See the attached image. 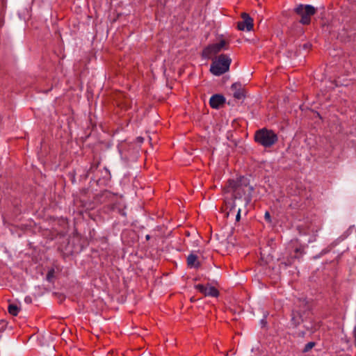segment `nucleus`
<instances>
[{
  "label": "nucleus",
  "mask_w": 356,
  "mask_h": 356,
  "mask_svg": "<svg viewBox=\"0 0 356 356\" xmlns=\"http://www.w3.org/2000/svg\"><path fill=\"white\" fill-rule=\"evenodd\" d=\"M225 190L227 193H232V203L229 211L227 213V217L229 213L236 207V200L244 197L245 205L249 204L252 199V193L254 188L250 185V180L244 177L240 176L236 179H229L225 186Z\"/></svg>",
  "instance_id": "nucleus-1"
},
{
  "label": "nucleus",
  "mask_w": 356,
  "mask_h": 356,
  "mask_svg": "<svg viewBox=\"0 0 356 356\" xmlns=\"http://www.w3.org/2000/svg\"><path fill=\"white\" fill-rule=\"evenodd\" d=\"M254 142L265 148H270L278 141L277 134L266 127L257 130L254 135Z\"/></svg>",
  "instance_id": "nucleus-2"
},
{
  "label": "nucleus",
  "mask_w": 356,
  "mask_h": 356,
  "mask_svg": "<svg viewBox=\"0 0 356 356\" xmlns=\"http://www.w3.org/2000/svg\"><path fill=\"white\" fill-rule=\"evenodd\" d=\"M293 251V254L291 251L287 250L286 255H283L282 257L278 258L277 260L280 261L278 268L280 270L286 269L292 266L296 259L300 261L305 254V248L301 245L294 248Z\"/></svg>",
  "instance_id": "nucleus-3"
},
{
  "label": "nucleus",
  "mask_w": 356,
  "mask_h": 356,
  "mask_svg": "<svg viewBox=\"0 0 356 356\" xmlns=\"http://www.w3.org/2000/svg\"><path fill=\"white\" fill-rule=\"evenodd\" d=\"M118 194L113 193L108 190H104L95 196L96 202L100 204H110L111 210L117 211L122 216H126L123 209L121 208L120 204L116 202Z\"/></svg>",
  "instance_id": "nucleus-4"
},
{
  "label": "nucleus",
  "mask_w": 356,
  "mask_h": 356,
  "mask_svg": "<svg viewBox=\"0 0 356 356\" xmlns=\"http://www.w3.org/2000/svg\"><path fill=\"white\" fill-rule=\"evenodd\" d=\"M232 59L229 56L222 54L212 61L210 72L215 76H220L229 71Z\"/></svg>",
  "instance_id": "nucleus-5"
},
{
  "label": "nucleus",
  "mask_w": 356,
  "mask_h": 356,
  "mask_svg": "<svg viewBox=\"0 0 356 356\" xmlns=\"http://www.w3.org/2000/svg\"><path fill=\"white\" fill-rule=\"evenodd\" d=\"M294 11L301 17L300 23L303 25H309L311 23V17L316 13V9L312 5L299 4Z\"/></svg>",
  "instance_id": "nucleus-6"
},
{
  "label": "nucleus",
  "mask_w": 356,
  "mask_h": 356,
  "mask_svg": "<svg viewBox=\"0 0 356 356\" xmlns=\"http://www.w3.org/2000/svg\"><path fill=\"white\" fill-rule=\"evenodd\" d=\"M338 38L343 42H350L356 39V29L351 23L344 25L343 29L339 32Z\"/></svg>",
  "instance_id": "nucleus-7"
},
{
  "label": "nucleus",
  "mask_w": 356,
  "mask_h": 356,
  "mask_svg": "<svg viewBox=\"0 0 356 356\" xmlns=\"http://www.w3.org/2000/svg\"><path fill=\"white\" fill-rule=\"evenodd\" d=\"M91 181H94L99 186H106L108 184L111 179L110 170L104 167L100 169L99 172L95 174V176L91 177Z\"/></svg>",
  "instance_id": "nucleus-8"
},
{
  "label": "nucleus",
  "mask_w": 356,
  "mask_h": 356,
  "mask_svg": "<svg viewBox=\"0 0 356 356\" xmlns=\"http://www.w3.org/2000/svg\"><path fill=\"white\" fill-rule=\"evenodd\" d=\"M302 305H304L305 309L302 311L301 309H294L291 312V323L292 325L296 327L301 323L303 322V314H305L306 310H310V306L307 305L305 301L301 302Z\"/></svg>",
  "instance_id": "nucleus-9"
},
{
  "label": "nucleus",
  "mask_w": 356,
  "mask_h": 356,
  "mask_svg": "<svg viewBox=\"0 0 356 356\" xmlns=\"http://www.w3.org/2000/svg\"><path fill=\"white\" fill-rule=\"evenodd\" d=\"M242 21L238 22L237 28L240 31H250L253 29V19L248 13H243L241 14Z\"/></svg>",
  "instance_id": "nucleus-10"
},
{
  "label": "nucleus",
  "mask_w": 356,
  "mask_h": 356,
  "mask_svg": "<svg viewBox=\"0 0 356 356\" xmlns=\"http://www.w3.org/2000/svg\"><path fill=\"white\" fill-rule=\"evenodd\" d=\"M233 91V97L236 99H245L246 97V91L241 82H235L231 86Z\"/></svg>",
  "instance_id": "nucleus-11"
},
{
  "label": "nucleus",
  "mask_w": 356,
  "mask_h": 356,
  "mask_svg": "<svg viewBox=\"0 0 356 356\" xmlns=\"http://www.w3.org/2000/svg\"><path fill=\"white\" fill-rule=\"evenodd\" d=\"M226 102L225 97L221 94L213 95L209 99V105L212 108H220Z\"/></svg>",
  "instance_id": "nucleus-12"
},
{
  "label": "nucleus",
  "mask_w": 356,
  "mask_h": 356,
  "mask_svg": "<svg viewBox=\"0 0 356 356\" xmlns=\"http://www.w3.org/2000/svg\"><path fill=\"white\" fill-rule=\"evenodd\" d=\"M220 51L221 50L217 43L209 44L203 49L202 56L204 58L209 59L211 58L212 56L218 54Z\"/></svg>",
  "instance_id": "nucleus-13"
},
{
  "label": "nucleus",
  "mask_w": 356,
  "mask_h": 356,
  "mask_svg": "<svg viewBox=\"0 0 356 356\" xmlns=\"http://www.w3.org/2000/svg\"><path fill=\"white\" fill-rule=\"evenodd\" d=\"M99 164H100V160L94 158L93 162L91 163L90 168L83 175L84 179H86L90 176V175H92V176H95V174L97 172H99L100 170V169H98Z\"/></svg>",
  "instance_id": "nucleus-14"
},
{
  "label": "nucleus",
  "mask_w": 356,
  "mask_h": 356,
  "mask_svg": "<svg viewBox=\"0 0 356 356\" xmlns=\"http://www.w3.org/2000/svg\"><path fill=\"white\" fill-rule=\"evenodd\" d=\"M197 256L193 253H191L187 257V265L190 268H198L200 266V263L197 260Z\"/></svg>",
  "instance_id": "nucleus-15"
},
{
  "label": "nucleus",
  "mask_w": 356,
  "mask_h": 356,
  "mask_svg": "<svg viewBox=\"0 0 356 356\" xmlns=\"http://www.w3.org/2000/svg\"><path fill=\"white\" fill-rule=\"evenodd\" d=\"M337 245V241H334L332 242L331 244H330L327 248H324L323 250H322V251L319 253V254L316 255L314 257V259H318V258H320L321 257H322L323 255L330 252L331 251V250L335 247L336 245Z\"/></svg>",
  "instance_id": "nucleus-16"
},
{
  "label": "nucleus",
  "mask_w": 356,
  "mask_h": 356,
  "mask_svg": "<svg viewBox=\"0 0 356 356\" xmlns=\"http://www.w3.org/2000/svg\"><path fill=\"white\" fill-rule=\"evenodd\" d=\"M219 294L220 293L218 290L215 286H210L209 288H207L205 296L217 298Z\"/></svg>",
  "instance_id": "nucleus-17"
},
{
  "label": "nucleus",
  "mask_w": 356,
  "mask_h": 356,
  "mask_svg": "<svg viewBox=\"0 0 356 356\" xmlns=\"http://www.w3.org/2000/svg\"><path fill=\"white\" fill-rule=\"evenodd\" d=\"M20 308L15 304H10L8 307V313L13 316H17Z\"/></svg>",
  "instance_id": "nucleus-18"
},
{
  "label": "nucleus",
  "mask_w": 356,
  "mask_h": 356,
  "mask_svg": "<svg viewBox=\"0 0 356 356\" xmlns=\"http://www.w3.org/2000/svg\"><path fill=\"white\" fill-rule=\"evenodd\" d=\"M54 273L55 270L54 268H51L50 270H49L46 276V279L48 282H52L53 278L54 277Z\"/></svg>",
  "instance_id": "nucleus-19"
},
{
  "label": "nucleus",
  "mask_w": 356,
  "mask_h": 356,
  "mask_svg": "<svg viewBox=\"0 0 356 356\" xmlns=\"http://www.w3.org/2000/svg\"><path fill=\"white\" fill-rule=\"evenodd\" d=\"M220 50L222 49H228L229 44L228 42L225 40H221L220 42L217 43Z\"/></svg>",
  "instance_id": "nucleus-20"
},
{
  "label": "nucleus",
  "mask_w": 356,
  "mask_h": 356,
  "mask_svg": "<svg viewBox=\"0 0 356 356\" xmlns=\"http://www.w3.org/2000/svg\"><path fill=\"white\" fill-rule=\"evenodd\" d=\"M316 345V343L314 341H310L305 344L304 348H303V353H307L309 352L312 348H314Z\"/></svg>",
  "instance_id": "nucleus-21"
},
{
  "label": "nucleus",
  "mask_w": 356,
  "mask_h": 356,
  "mask_svg": "<svg viewBox=\"0 0 356 356\" xmlns=\"http://www.w3.org/2000/svg\"><path fill=\"white\" fill-rule=\"evenodd\" d=\"M195 287L199 292H200L201 293H202L205 296L207 288V286H205L203 284H199L195 285Z\"/></svg>",
  "instance_id": "nucleus-22"
},
{
  "label": "nucleus",
  "mask_w": 356,
  "mask_h": 356,
  "mask_svg": "<svg viewBox=\"0 0 356 356\" xmlns=\"http://www.w3.org/2000/svg\"><path fill=\"white\" fill-rule=\"evenodd\" d=\"M264 218H265L266 221L269 223H270L272 222L271 216H270L269 211H266L265 215H264Z\"/></svg>",
  "instance_id": "nucleus-23"
},
{
  "label": "nucleus",
  "mask_w": 356,
  "mask_h": 356,
  "mask_svg": "<svg viewBox=\"0 0 356 356\" xmlns=\"http://www.w3.org/2000/svg\"><path fill=\"white\" fill-rule=\"evenodd\" d=\"M312 47V44L307 42L302 45L304 49H309Z\"/></svg>",
  "instance_id": "nucleus-24"
},
{
  "label": "nucleus",
  "mask_w": 356,
  "mask_h": 356,
  "mask_svg": "<svg viewBox=\"0 0 356 356\" xmlns=\"http://www.w3.org/2000/svg\"><path fill=\"white\" fill-rule=\"evenodd\" d=\"M241 219V209H239L237 211V214L236 216V220L239 221Z\"/></svg>",
  "instance_id": "nucleus-25"
},
{
  "label": "nucleus",
  "mask_w": 356,
  "mask_h": 356,
  "mask_svg": "<svg viewBox=\"0 0 356 356\" xmlns=\"http://www.w3.org/2000/svg\"><path fill=\"white\" fill-rule=\"evenodd\" d=\"M136 140L140 143H142L144 140V138L141 136H139L136 138Z\"/></svg>",
  "instance_id": "nucleus-26"
},
{
  "label": "nucleus",
  "mask_w": 356,
  "mask_h": 356,
  "mask_svg": "<svg viewBox=\"0 0 356 356\" xmlns=\"http://www.w3.org/2000/svg\"><path fill=\"white\" fill-rule=\"evenodd\" d=\"M266 323H267V322H266V320L262 319V320L261 321V324L262 325V326H266Z\"/></svg>",
  "instance_id": "nucleus-27"
},
{
  "label": "nucleus",
  "mask_w": 356,
  "mask_h": 356,
  "mask_svg": "<svg viewBox=\"0 0 356 356\" xmlns=\"http://www.w3.org/2000/svg\"><path fill=\"white\" fill-rule=\"evenodd\" d=\"M150 238H151V236H150V235H149V234L146 235V236H145V238H146V240H147V241H148V240H149V239H150Z\"/></svg>",
  "instance_id": "nucleus-28"
},
{
  "label": "nucleus",
  "mask_w": 356,
  "mask_h": 356,
  "mask_svg": "<svg viewBox=\"0 0 356 356\" xmlns=\"http://www.w3.org/2000/svg\"><path fill=\"white\" fill-rule=\"evenodd\" d=\"M74 179H75V177H74V175H73V179H72V181H74Z\"/></svg>",
  "instance_id": "nucleus-29"
}]
</instances>
